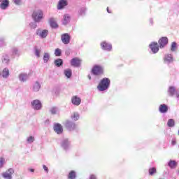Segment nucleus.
I'll return each instance as SVG.
<instances>
[{
    "label": "nucleus",
    "instance_id": "f257e3e1",
    "mask_svg": "<svg viewBox=\"0 0 179 179\" xmlns=\"http://www.w3.org/2000/svg\"><path fill=\"white\" fill-rule=\"evenodd\" d=\"M110 83H111V81L110 80V78H103L99 82L97 86V90L99 92H105V90H108Z\"/></svg>",
    "mask_w": 179,
    "mask_h": 179
},
{
    "label": "nucleus",
    "instance_id": "f03ea898",
    "mask_svg": "<svg viewBox=\"0 0 179 179\" xmlns=\"http://www.w3.org/2000/svg\"><path fill=\"white\" fill-rule=\"evenodd\" d=\"M44 18V13L41 10H34L32 13V19L34 22L40 23L41 20Z\"/></svg>",
    "mask_w": 179,
    "mask_h": 179
},
{
    "label": "nucleus",
    "instance_id": "7ed1b4c3",
    "mask_svg": "<svg viewBox=\"0 0 179 179\" xmlns=\"http://www.w3.org/2000/svg\"><path fill=\"white\" fill-rule=\"evenodd\" d=\"M64 126L65 128H66L67 131H76V129H78V124H76V123L71 121V120H66L64 122Z\"/></svg>",
    "mask_w": 179,
    "mask_h": 179
},
{
    "label": "nucleus",
    "instance_id": "20e7f679",
    "mask_svg": "<svg viewBox=\"0 0 179 179\" xmlns=\"http://www.w3.org/2000/svg\"><path fill=\"white\" fill-rule=\"evenodd\" d=\"M36 35L38 36L40 38H47V36H48V30L38 28L36 31Z\"/></svg>",
    "mask_w": 179,
    "mask_h": 179
},
{
    "label": "nucleus",
    "instance_id": "39448f33",
    "mask_svg": "<svg viewBox=\"0 0 179 179\" xmlns=\"http://www.w3.org/2000/svg\"><path fill=\"white\" fill-rule=\"evenodd\" d=\"M164 64L166 65H170V64H173L174 62V57H173V55L171 54H166L164 56Z\"/></svg>",
    "mask_w": 179,
    "mask_h": 179
},
{
    "label": "nucleus",
    "instance_id": "423d86ee",
    "mask_svg": "<svg viewBox=\"0 0 179 179\" xmlns=\"http://www.w3.org/2000/svg\"><path fill=\"white\" fill-rule=\"evenodd\" d=\"M101 48L103 50V51H111L113 50V45L111 43H108L107 41H103L100 44Z\"/></svg>",
    "mask_w": 179,
    "mask_h": 179
},
{
    "label": "nucleus",
    "instance_id": "0eeeda50",
    "mask_svg": "<svg viewBox=\"0 0 179 179\" xmlns=\"http://www.w3.org/2000/svg\"><path fill=\"white\" fill-rule=\"evenodd\" d=\"M31 108L34 110H41V108L43 107L41 104V101L38 99H35L31 102Z\"/></svg>",
    "mask_w": 179,
    "mask_h": 179
},
{
    "label": "nucleus",
    "instance_id": "6e6552de",
    "mask_svg": "<svg viewBox=\"0 0 179 179\" xmlns=\"http://www.w3.org/2000/svg\"><path fill=\"white\" fill-rule=\"evenodd\" d=\"M158 43L159 45V48H164L167 44H169V38L166 36H162L159 40L158 41Z\"/></svg>",
    "mask_w": 179,
    "mask_h": 179
},
{
    "label": "nucleus",
    "instance_id": "1a4fd4ad",
    "mask_svg": "<svg viewBox=\"0 0 179 179\" xmlns=\"http://www.w3.org/2000/svg\"><path fill=\"white\" fill-rule=\"evenodd\" d=\"M150 48L152 54H157L160 47L159 46V43H157V42H152L151 44H150Z\"/></svg>",
    "mask_w": 179,
    "mask_h": 179
},
{
    "label": "nucleus",
    "instance_id": "9d476101",
    "mask_svg": "<svg viewBox=\"0 0 179 179\" xmlns=\"http://www.w3.org/2000/svg\"><path fill=\"white\" fill-rule=\"evenodd\" d=\"M15 173V170L13 168H10L8 171L2 173L3 178L12 179V175Z\"/></svg>",
    "mask_w": 179,
    "mask_h": 179
},
{
    "label": "nucleus",
    "instance_id": "9b49d317",
    "mask_svg": "<svg viewBox=\"0 0 179 179\" xmlns=\"http://www.w3.org/2000/svg\"><path fill=\"white\" fill-rule=\"evenodd\" d=\"M61 146L64 150H68L71 148V141L68 138L62 140Z\"/></svg>",
    "mask_w": 179,
    "mask_h": 179
},
{
    "label": "nucleus",
    "instance_id": "f8f14e48",
    "mask_svg": "<svg viewBox=\"0 0 179 179\" xmlns=\"http://www.w3.org/2000/svg\"><path fill=\"white\" fill-rule=\"evenodd\" d=\"M53 129L55 132H56V134H57L58 135H61V134L64 132V128L62 127V125H61V124L59 123H55Z\"/></svg>",
    "mask_w": 179,
    "mask_h": 179
},
{
    "label": "nucleus",
    "instance_id": "ddd939ff",
    "mask_svg": "<svg viewBox=\"0 0 179 179\" xmlns=\"http://www.w3.org/2000/svg\"><path fill=\"white\" fill-rule=\"evenodd\" d=\"M93 75H101L103 73V68L100 66L95 65L92 69Z\"/></svg>",
    "mask_w": 179,
    "mask_h": 179
},
{
    "label": "nucleus",
    "instance_id": "4468645a",
    "mask_svg": "<svg viewBox=\"0 0 179 179\" xmlns=\"http://www.w3.org/2000/svg\"><path fill=\"white\" fill-rule=\"evenodd\" d=\"M63 44H69L71 43V36L69 34H63L61 36Z\"/></svg>",
    "mask_w": 179,
    "mask_h": 179
},
{
    "label": "nucleus",
    "instance_id": "2eb2a0df",
    "mask_svg": "<svg viewBox=\"0 0 179 179\" xmlns=\"http://www.w3.org/2000/svg\"><path fill=\"white\" fill-rule=\"evenodd\" d=\"M71 103L73 106H80V103H82V99L78 96H73L71 97Z\"/></svg>",
    "mask_w": 179,
    "mask_h": 179
},
{
    "label": "nucleus",
    "instance_id": "dca6fc26",
    "mask_svg": "<svg viewBox=\"0 0 179 179\" xmlns=\"http://www.w3.org/2000/svg\"><path fill=\"white\" fill-rule=\"evenodd\" d=\"M80 59H78V57H75L71 60V66H75L76 68H78L80 66Z\"/></svg>",
    "mask_w": 179,
    "mask_h": 179
},
{
    "label": "nucleus",
    "instance_id": "f3484780",
    "mask_svg": "<svg viewBox=\"0 0 179 179\" xmlns=\"http://www.w3.org/2000/svg\"><path fill=\"white\" fill-rule=\"evenodd\" d=\"M70 22L71 15H69V14H65L63 17L62 24H64V26H66V24H68V23H69Z\"/></svg>",
    "mask_w": 179,
    "mask_h": 179
},
{
    "label": "nucleus",
    "instance_id": "a211bd4d",
    "mask_svg": "<svg viewBox=\"0 0 179 179\" xmlns=\"http://www.w3.org/2000/svg\"><path fill=\"white\" fill-rule=\"evenodd\" d=\"M159 113H161L162 114H164L167 113V111H169V106H167V105L164 103L161 104L159 106Z\"/></svg>",
    "mask_w": 179,
    "mask_h": 179
},
{
    "label": "nucleus",
    "instance_id": "6ab92c4d",
    "mask_svg": "<svg viewBox=\"0 0 179 179\" xmlns=\"http://www.w3.org/2000/svg\"><path fill=\"white\" fill-rule=\"evenodd\" d=\"M67 5L68 1L66 0H60L57 6V9H59V10L64 9V6H66Z\"/></svg>",
    "mask_w": 179,
    "mask_h": 179
},
{
    "label": "nucleus",
    "instance_id": "aec40b11",
    "mask_svg": "<svg viewBox=\"0 0 179 179\" xmlns=\"http://www.w3.org/2000/svg\"><path fill=\"white\" fill-rule=\"evenodd\" d=\"M9 7V0H3L0 3V8L3 10Z\"/></svg>",
    "mask_w": 179,
    "mask_h": 179
},
{
    "label": "nucleus",
    "instance_id": "412c9836",
    "mask_svg": "<svg viewBox=\"0 0 179 179\" xmlns=\"http://www.w3.org/2000/svg\"><path fill=\"white\" fill-rule=\"evenodd\" d=\"M29 79V74L27 73H21L19 75V80L20 82H27Z\"/></svg>",
    "mask_w": 179,
    "mask_h": 179
},
{
    "label": "nucleus",
    "instance_id": "4be33fe9",
    "mask_svg": "<svg viewBox=\"0 0 179 179\" xmlns=\"http://www.w3.org/2000/svg\"><path fill=\"white\" fill-rule=\"evenodd\" d=\"M49 23L52 29H57L58 24H57V22H55V20L53 17L49 19Z\"/></svg>",
    "mask_w": 179,
    "mask_h": 179
},
{
    "label": "nucleus",
    "instance_id": "5701e85b",
    "mask_svg": "<svg viewBox=\"0 0 179 179\" xmlns=\"http://www.w3.org/2000/svg\"><path fill=\"white\" fill-rule=\"evenodd\" d=\"M176 87L171 86L168 89V94L170 96V97H173L174 94H176Z\"/></svg>",
    "mask_w": 179,
    "mask_h": 179
},
{
    "label": "nucleus",
    "instance_id": "b1692460",
    "mask_svg": "<svg viewBox=\"0 0 179 179\" xmlns=\"http://www.w3.org/2000/svg\"><path fill=\"white\" fill-rule=\"evenodd\" d=\"M178 164L177 163V162H176V160H170L168 162L169 167H170V169H176Z\"/></svg>",
    "mask_w": 179,
    "mask_h": 179
},
{
    "label": "nucleus",
    "instance_id": "393cba45",
    "mask_svg": "<svg viewBox=\"0 0 179 179\" xmlns=\"http://www.w3.org/2000/svg\"><path fill=\"white\" fill-rule=\"evenodd\" d=\"M54 64L57 68H59L60 66H62V65H64V60H62V59H57L54 61Z\"/></svg>",
    "mask_w": 179,
    "mask_h": 179
},
{
    "label": "nucleus",
    "instance_id": "a878e982",
    "mask_svg": "<svg viewBox=\"0 0 179 179\" xmlns=\"http://www.w3.org/2000/svg\"><path fill=\"white\" fill-rule=\"evenodd\" d=\"M49 111H50V114H52V115H55L59 113V109L57 106H53V107L50 108Z\"/></svg>",
    "mask_w": 179,
    "mask_h": 179
},
{
    "label": "nucleus",
    "instance_id": "bb28decb",
    "mask_svg": "<svg viewBox=\"0 0 179 179\" xmlns=\"http://www.w3.org/2000/svg\"><path fill=\"white\" fill-rule=\"evenodd\" d=\"M41 89V85L38 81H36L33 86L34 92H38Z\"/></svg>",
    "mask_w": 179,
    "mask_h": 179
},
{
    "label": "nucleus",
    "instance_id": "cd10ccee",
    "mask_svg": "<svg viewBox=\"0 0 179 179\" xmlns=\"http://www.w3.org/2000/svg\"><path fill=\"white\" fill-rule=\"evenodd\" d=\"M71 118L73 121H78L79 118H80V115H79V113L74 112L71 114Z\"/></svg>",
    "mask_w": 179,
    "mask_h": 179
},
{
    "label": "nucleus",
    "instance_id": "c85d7f7f",
    "mask_svg": "<svg viewBox=\"0 0 179 179\" xmlns=\"http://www.w3.org/2000/svg\"><path fill=\"white\" fill-rule=\"evenodd\" d=\"M1 61H2L3 64H8L10 62V59H9V56L8 55H4L1 57Z\"/></svg>",
    "mask_w": 179,
    "mask_h": 179
},
{
    "label": "nucleus",
    "instance_id": "c756f323",
    "mask_svg": "<svg viewBox=\"0 0 179 179\" xmlns=\"http://www.w3.org/2000/svg\"><path fill=\"white\" fill-rule=\"evenodd\" d=\"M8 76H9V69L8 68L3 69L2 71V77L6 79L8 78Z\"/></svg>",
    "mask_w": 179,
    "mask_h": 179
},
{
    "label": "nucleus",
    "instance_id": "7c9ffc66",
    "mask_svg": "<svg viewBox=\"0 0 179 179\" xmlns=\"http://www.w3.org/2000/svg\"><path fill=\"white\" fill-rule=\"evenodd\" d=\"M27 143L29 145H31L34 141H36V138L34 136H29L27 138Z\"/></svg>",
    "mask_w": 179,
    "mask_h": 179
},
{
    "label": "nucleus",
    "instance_id": "2f4dec72",
    "mask_svg": "<svg viewBox=\"0 0 179 179\" xmlns=\"http://www.w3.org/2000/svg\"><path fill=\"white\" fill-rule=\"evenodd\" d=\"M64 75L68 78V79H69V78L72 76V70L71 69L64 70Z\"/></svg>",
    "mask_w": 179,
    "mask_h": 179
},
{
    "label": "nucleus",
    "instance_id": "473e14b6",
    "mask_svg": "<svg viewBox=\"0 0 179 179\" xmlns=\"http://www.w3.org/2000/svg\"><path fill=\"white\" fill-rule=\"evenodd\" d=\"M69 179H76V172L75 171H71L69 172L68 176Z\"/></svg>",
    "mask_w": 179,
    "mask_h": 179
},
{
    "label": "nucleus",
    "instance_id": "72a5a7b5",
    "mask_svg": "<svg viewBox=\"0 0 179 179\" xmlns=\"http://www.w3.org/2000/svg\"><path fill=\"white\" fill-rule=\"evenodd\" d=\"M43 61L45 64H47L50 61V53L45 52L43 55Z\"/></svg>",
    "mask_w": 179,
    "mask_h": 179
},
{
    "label": "nucleus",
    "instance_id": "f704fd0d",
    "mask_svg": "<svg viewBox=\"0 0 179 179\" xmlns=\"http://www.w3.org/2000/svg\"><path fill=\"white\" fill-rule=\"evenodd\" d=\"M171 51L172 52H176V51H177V43L172 42L171 45Z\"/></svg>",
    "mask_w": 179,
    "mask_h": 179
},
{
    "label": "nucleus",
    "instance_id": "c9c22d12",
    "mask_svg": "<svg viewBox=\"0 0 179 179\" xmlns=\"http://www.w3.org/2000/svg\"><path fill=\"white\" fill-rule=\"evenodd\" d=\"M167 125L169 128H173L176 125V122H174V120L169 119L167 122Z\"/></svg>",
    "mask_w": 179,
    "mask_h": 179
},
{
    "label": "nucleus",
    "instance_id": "e433bc0d",
    "mask_svg": "<svg viewBox=\"0 0 179 179\" xmlns=\"http://www.w3.org/2000/svg\"><path fill=\"white\" fill-rule=\"evenodd\" d=\"M148 173L150 176H155L156 174L157 171L155 167L150 168L148 170Z\"/></svg>",
    "mask_w": 179,
    "mask_h": 179
},
{
    "label": "nucleus",
    "instance_id": "4c0bfd02",
    "mask_svg": "<svg viewBox=\"0 0 179 179\" xmlns=\"http://www.w3.org/2000/svg\"><path fill=\"white\" fill-rule=\"evenodd\" d=\"M86 10H87L86 7H82L78 11V13L80 16H83V15H86Z\"/></svg>",
    "mask_w": 179,
    "mask_h": 179
},
{
    "label": "nucleus",
    "instance_id": "58836bf2",
    "mask_svg": "<svg viewBox=\"0 0 179 179\" xmlns=\"http://www.w3.org/2000/svg\"><path fill=\"white\" fill-rule=\"evenodd\" d=\"M38 22H36V21L31 22L29 23V27L30 29H37V24Z\"/></svg>",
    "mask_w": 179,
    "mask_h": 179
},
{
    "label": "nucleus",
    "instance_id": "ea45409f",
    "mask_svg": "<svg viewBox=\"0 0 179 179\" xmlns=\"http://www.w3.org/2000/svg\"><path fill=\"white\" fill-rule=\"evenodd\" d=\"M55 57H61L62 55V51L59 48H57L55 50Z\"/></svg>",
    "mask_w": 179,
    "mask_h": 179
},
{
    "label": "nucleus",
    "instance_id": "a19ab883",
    "mask_svg": "<svg viewBox=\"0 0 179 179\" xmlns=\"http://www.w3.org/2000/svg\"><path fill=\"white\" fill-rule=\"evenodd\" d=\"M34 51H35L36 57H37V58H40V53L41 52V50H40L37 48H35Z\"/></svg>",
    "mask_w": 179,
    "mask_h": 179
},
{
    "label": "nucleus",
    "instance_id": "79ce46f5",
    "mask_svg": "<svg viewBox=\"0 0 179 179\" xmlns=\"http://www.w3.org/2000/svg\"><path fill=\"white\" fill-rule=\"evenodd\" d=\"M3 164H5V159L1 157L0 158V169L3 167Z\"/></svg>",
    "mask_w": 179,
    "mask_h": 179
},
{
    "label": "nucleus",
    "instance_id": "37998d69",
    "mask_svg": "<svg viewBox=\"0 0 179 179\" xmlns=\"http://www.w3.org/2000/svg\"><path fill=\"white\" fill-rule=\"evenodd\" d=\"M13 55H19V50H17V48H13Z\"/></svg>",
    "mask_w": 179,
    "mask_h": 179
},
{
    "label": "nucleus",
    "instance_id": "c03bdc74",
    "mask_svg": "<svg viewBox=\"0 0 179 179\" xmlns=\"http://www.w3.org/2000/svg\"><path fill=\"white\" fill-rule=\"evenodd\" d=\"M89 179H97V176L94 174H90L89 176Z\"/></svg>",
    "mask_w": 179,
    "mask_h": 179
},
{
    "label": "nucleus",
    "instance_id": "a18cd8bd",
    "mask_svg": "<svg viewBox=\"0 0 179 179\" xmlns=\"http://www.w3.org/2000/svg\"><path fill=\"white\" fill-rule=\"evenodd\" d=\"M13 2L15 3V5H20L22 0H13Z\"/></svg>",
    "mask_w": 179,
    "mask_h": 179
},
{
    "label": "nucleus",
    "instance_id": "49530a36",
    "mask_svg": "<svg viewBox=\"0 0 179 179\" xmlns=\"http://www.w3.org/2000/svg\"><path fill=\"white\" fill-rule=\"evenodd\" d=\"M66 55L69 56L71 54V49H67L65 52Z\"/></svg>",
    "mask_w": 179,
    "mask_h": 179
},
{
    "label": "nucleus",
    "instance_id": "de8ad7c7",
    "mask_svg": "<svg viewBox=\"0 0 179 179\" xmlns=\"http://www.w3.org/2000/svg\"><path fill=\"white\" fill-rule=\"evenodd\" d=\"M43 169L45 170V173H48V167L45 165H43Z\"/></svg>",
    "mask_w": 179,
    "mask_h": 179
},
{
    "label": "nucleus",
    "instance_id": "09e8293b",
    "mask_svg": "<svg viewBox=\"0 0 179 179\" xmlns=\"http://www.w3.org/2000/svg\"><path fill=\"white\" fill-rule=\"evenodd\" d=\"M176 96L177 99H179V88L177 90L176 92Z\"/></svg>",
    "mask_w": 179,
    "mask_h": 179
},
{
    "label": "nucleus",
    "instance_id": "8fccbe9b",
    "mask_svg": "<svg viewBox=\"0 0 179 179\" xmlns=\"http://www.w3.org/2000/svg\"><path fill=\"white\" fill-rule=\"evenodd\" d=\"M31 173H34V169H29Z\"/></svg>",
    "mask_w": 179,
    "mask_h": 179
},
{
    "label": "nucleus",
    "instance_id": "3c124183",
    "mask_svg": "<svg viewBox=\"0 0 179 179\" xmlns=\"http://www.w3.org/2000/svg\"><path fill=\"white\" fill-rule=\"evenodd\" d=\"M150 22L151 23V24H153V19L150 18Z\"/></svg>",
    "mask_w": 179,
    "mask_h": 179
},
{
    "label": "nucleus",
    "instance_id": "603ef678",
    "mask_svg": "<svg viewBox=\"0 0 179 179\" xmlns=\"http://www.w3.org/2000/svg\"><path fill=\"white\" fill-rule=\"evenodd\" d=\"M87 78L90 80H92V76L90 75H88Z\"/></svg>",
    "mask_w": 179,
    "mask_h": 179
},
{
    "label": "nucleus",
    "instance_id": "864d4df0",
    "mask_svg": "<svg viewBox=\"0 0 179 179\" xmlns=\"http://www.w3.org/2000/svg\"><path fill=\"white\" fill-rule=\"evenodd\" d=\"M107 12L108 13H111V11H110V10L108 9V7L107 8Z\"/></svg>",
    "mask_w": 179,
    "mask_h": 179
},
{
    "label": "nucleus",
    "instance_id": "5fc2aeb1",
    "mask_svg": "<svg viewBox=\"0 0 179 179\" xmlns=\"http://www.w3.org/2000/svg\"><path fill=\"white\" fill-rule=\"evenodd\" d=\"M172 145H176V141H172Z\"/></svg>",
    "mask_w": 179,
    "mask_h": 179
},
{
    "label": "nucleus",
    "instance_id": "6e6d98bb",
    "mask_svg": "<svg viewBox=\"0 0 179 179\" xmlns=\"http://www.w3.org/2000/svg\"><path fill=\"white\" fill-rule=\"evenodd\" d=\"M3 0H0V3L2 2Z\"/></svg>",
    "mask_w": 179,
    "mask_h": 179
},
{
    "label": "nucleus",
    "instance_id": "4d7b16f0",
    "mask_svg": "<svg viewBox=\"0 0 179 179\" xmlns=\"http://www.w3.org/2000/svg\"><path fill=\"white\" fill-rule=\"evenodd\" d=\"M0 76H1V73H0Z\"/></svg>",
    "mask_w": 179,
    "mask_h": 179
}]
</instances>
